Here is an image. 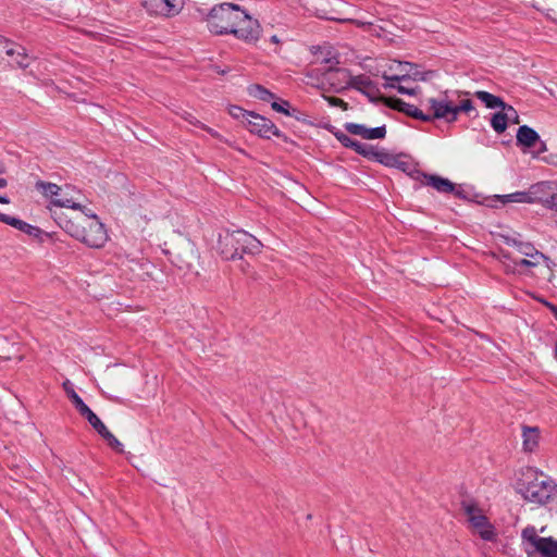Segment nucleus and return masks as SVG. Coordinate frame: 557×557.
<instances>
[{"label": "nucleus", "instance_id": "1", "mask_svg": "<svg viewBox=\"0 0 557 557\" xmlns=\"http://www.w3.org/2000/svg\"><path fill=\"white\" fill-rule=\"evenodd\" d=\"M81 208L77 212H53L57 224L70 236L90 248H102L108 242V232L99 218Z\"/></svg>", "mask_w": 557, "mask_h": 557}, {"label": "nucleus", "instance_id": "2", "mask_svg": "<svg viewBox=\"0 0 557 557\" xmlns=\"http://www.w3.org/2000/svg\"><path fill=\"white\" fill-rule=\"evenodd\" d=\"M466 94L460 91H444L437 98H428L424 107L430 113V122L444 120L448 123L455 122L459 113H469L474 110L473 103Z\"/></svg>", "mask_w": 557, "mask_h": 557}, {"label": "nucleus", "instance_id": "3", "mask_svg": "<svg viewBox=\"0 0 557 557\" xmlns=\"http://www.w3.org/2000/svg\"><path fill=\"white\" fill-rule=\"evenodd\" d=\"M518 491L525 500L544 505L557 495V485L536 470L528 468L518 482Z\"/></svg>", "mask_w": 557, "mask_h": 557}, {"label": "nucleus", "instance_id": "4", "mask_svg": "<svg viewBox=\"0 0 557 557\" xmlns=\"http://www.w3.org/2000/svg\"><path fill=\"white\" fill-rule=\"evenodd\" d=\"M545 528L540 530L544 533ZM522 547L528 557L540 555L542 557H557V540L552 536L543 537L534 525L525 527L521 532Z\"/></svg>", "mask_w": 557, "mask_h": 557}, {"label": "nucleus", "instance_id": "5", "mask_svg": "<svg viewBox=\"0 0 557 557\" xmlns=\"http://www.w3.org/2000/svg\"><path fill=\"white\" fill-rule=\"evenodd\" d=\"M242 16V9L237 4L221 3L211 9V33L216 35L231 34Z\"/></svg>", "mask_w": 557, "mask_h": 557}, {"label": "nucleus", "instance_id": "6", "mask_svg": "<svg viewBox=\"0 0 557 557\" xmlns=\"http://www.w3.org/2000/svg\"><path fill=\"white\" fill-rule=\"evenodd\" d=\"M324 64L323 67V81L322 83H327L331 89L335 92H339L347 87H349L350 83V74L346 69L334 67L338 64V61L334 57H325L320 62ZM322 69H314L310 73L307 74L308 77H311L313 73L320 72Z\"/></svg>", "mask_w": 557, "mask_h": 557}, {"label": "nucleus", "instance_id": "7", "mask_svg": "<svg viewBox=\"0 0 557 557\" xmlns=\"http://www.w3.org/2000/svg\"><path fill=\"white\" fill-rule=\"evenodd\" d=\"M462 509L468 521L479 535L485 541H495L496 532L483 511L471 502H463Z\"/></svg>", "mask_w": 557, "mask_h": 557}, {"label": "nucleus", "instance_id": "8", "mask_svg": "<svg viewBox=\"0 0 557 557\" xmlns=\"http://www.w3.org/2000/svg\"><path fill=\"white\" fill-rule=\"evenodd\" d=\"M512 245L517 248L519 253L525 257L520 260H515V265L534 268L537 267L540 263L544 262L547 268H552V260L543 252L539 251L532 244L518 242L513 239Z\"/></svg>", "mask_w": 557, "mask_h": 557}, {"label": "nucleus", "instance_id": "9", "mask_svg": "<svg viewBox=\"0 0 557 557\" xmlns=\"http://www.w3.org/2000/svg\"><path fill=\"white\" fill-rule=\"evenodd\" d=\"M247 44H255L260 38L261 26L257 20L251 18L242 10V16L233 27L232 33Z\"/></svg>", "mask_w": 557, "mask_h": 557}, {"label": "nucleus", "instance_id": "10", "mask_svg": "<svg viewBox=\"0 0 557 557\" xmlns=\"http://www.w3.org/2000/svg\"><path fill=\"white\" fill-rule=\"evenodd\" d=\"M246 126L250 133L263 138L269 139L271 136H282L280 129L272 121L253 112L247 117Z\"/></svg>", "mask_w": 557, "mask_h": 557}, {"label": "nucleus", "instance_id": "11", "mask_svg": "<svg viewBox=\"0 0 557 557\" xmlns=\"http://www.w3.org/2000/svg\"><path fill=\"white\" fill-rule=\"evenodd\" d=\"M556 185L557 183L549 181H542L532 184L529 187L531 203H541L542 206L548 209V205L550 203V197H553L554 195Z\"/></svg>", "mask_w": 557, "mask_h": 557}, {"label": "nucleus", "instance_id": "12", "mask_svg": "<svg viewBox=\"0 0 557 557\" xmlns=\"http://www.w3.org/2000/svg\"><path fill=\"white\" fill-rule=\"evenodd\" d=\"M216 250L222 258L235 259L238 257L237 231H223L218 236Z\"/></svg>", "mask_w": 557, "mask_h": 557}, {"label": "nucleus", "instance_id": "13", "mask_svg": "<svg viewBox=\"0 0 557 557\" xmlns=\"http://www.w3.org/2000/svg\"><path fill=\"white\" fill-rule=\"evenodd\" d=\"M416 180L420 181V183L424 186H431L438 193L443 194H456L457 196L460 195L459 191L456 190V186L453 182L449 180L434 175V174H424V173H417Z\"/></svg>", "mask_w": 557, "mask_h": 557}, {"label": "nucleus", "instance_id": "14", "mask_svg": "<svg viewBox=\"0 0 557 557\" xmlns=\"http://www.w3.org/2000/svg\"><path fill=\"white\" fill-rule=\"evenodd\" d=\"M345 129L349 134L358 135V136L362 137L363 139H369V140L382 139L386 135V127H385V125L379 126V127L369 128V127H367V126H364L362 124H358V123H346L345 124Z\"/></svg>", "mask_w": 557, "mask_h": 557}, {"label": "nucleus", "instance_id": "15", "mask_svg": "<svg viewBox=\"0 0 557 557\" xmlns=\"http://www.w3.org/2000/svg\"><path fill=\"white\" fill-rule=\"evenodd\" d=\"M237 246H238V257H240L239 252L245 253H258L262 248V244L255 236L248 234L245 231L237 230Z\"/></svg>", "mask_w": 557, "mask_h": 557}, {"label": "nucleus", "instance_id": "16", "mask_svg": "<svg viewBox=\"0 0 557 557\" xmlns=\"http://www.w3.org/2000/svg\"><path fill=\"white\" fill-rule=\"evenodd\" d=\"M143 5L148 13L154 15L169 16L177 13V9L171 0H143Z\"/></svg>", "mask_w": 557, "mask_h": 557}, {"label": "nucleus", "instance_id": "17", "mask_svg": "<svg viewBox=\"0 0 557 557\" xmlns=\"http://www.w3.org/2000/svg\"><path fill=\"white\" fill-rule=\"evenodd\" d=\"M0 222L14 227V228L29 235L30 237L38 238L42 233V231L39 227L30 225L21 219H17L15 216H11V215H8V214L1 213V212H0Z\"/></svg>", "mask_w": 557, "mask_h": 557}, {"label": "nucleus", "instance_id": "18", "mask_svg": "<svg viewBox=\"0 0 557 557\" xmlns=\"http://www.w3.org/2000/svg\"><path fill=\"white\" fill-rule=\"evenodd\" d=\"M389 106L406 113L409 116H412L424 122H430V113L428 110L426 112H424L423 110L417 108L416 106L409 104L400 99H391Z\"/></svg>", "mask_w": 557, "mask_h": 557}, {"label": "nucleus", "instance_id": "19", "mask_svg": "<svg viewBox=\"0 0 557 557\" xmlns=\"http://www.w3.org/2000/svg\"><path fill=\"white\" fill-rule=\"evenodd\" d=\"M349 87H352L368 97H372L379 92L375 84L366 75L350 76Z\"/></svg>", "mask_w": 557, "mask_h": 557}, {"label": "nucleus", "instance_id": "20", "mask_svg": "<svg viewBox=\"0 0 557 557\" xmlns=\"http://www.w3.org/2000/svg\"><path fill=\"white\" fill-rule=\"evenodd\" d=\"M48 208L51 212V215L53 216L52 211L62 212L59 209L66 208L71 209L72 212H77L78 210H81L82 206L78 202L74 201L72 198H69L65 195H63L62 191H60L59 196H54L51 199V203Z\"/></svg>", "mask_w": 557, "mask_h": 557}, {"label": "nucleus", "instance_id": "21", "mask_svg": "<svg viewBox=\"0 0 557 557\" xmlns=\"http://www.w3.org/2000/svg\"><path fill=\"white\" fill-rule=\"evenodd\" d=\"M517 143L527 148H533L540 141L539 134L528 125H522L517 132Z\"/></svg>", "mask_w": 557, "mask_h": 557}, {"label": "nucleus", "instance_id": "22", "mask_svg": "<svg viewBox=\"0 0 557 557\" xmlns=\"http://www.w3.org/2000/svg\"><path fill=\"white\" fill-rule=\"evenodd\" d=\"M523 448L527 451H533L539 445V429L537 428H523Z\"/></svg>", "mask_w": 557, "mask_h": 557}, {"label": "nucleus", "instance_id": "23", "mask_svg": "<svg viewBox=\"0 0 557 557\" xmlns=\"http://www.w3.org/2000/svg\"><path fill=\"white\" fill-rule=\"evenodd\" d=\"M475 97L480 99L490 109L500 108L503 110V108H505L506 104L502 98L484 90L476 91Z\"/></svg>", "mask_w": 557, "mask_h": 557}, {"label": "nucleus", "instance_id": "24", "mask_svg": "<svg viewBox=\"0 0 557 557\" xmlns=\"http://www.w3.org/2000/svg\"><path fill=\"white\" fill-rule=\"evenodd\" d=\"M63 387L65 389V393L72 404L75 406L79 414H82L85 410H87L89 407L84 403V400L81 398V396L74 391L72 384L66 381L63 383Z\"/></svg>", "mask_w": 557, "mask_h": 557}, {"label": "nucleus", "instance_id": "25", "mask_svg": "<svg viewBox=\"0 0 557 557\" xmlns=\"http://www.w3.org/2000/svg\"><path fill=\"white\" fill-rule=\"evenodd\" d=\"M36 189L40 191L45 197L50 198V200L54 196H59L62 188L54 183L38 181L35 185Z\"/></svg>", "mask_w": 557, "mask_h": 557}, {"label": "nucleus", "instance_id": "26", "mask_svg": "<svg viewBox=\"0 0 557 557\" xmlns=\"http://www.w3.org/2000/svg\"><path fill=\"white\" fill-rule=\"evenodd\" d=\"M529 188L523 191H516L508 195L499 196V200L503 203L519 202V203H531Z\"/></svg>", "mask_w": 557, "mask_h": 557}, {"label": "nucleus", "instance_id": "27", "mask_svg": "<svg viewBox=\"0 0 557 557\" xmlns=\"http://www.w3.org/2000/svg\"><path fill=\"white\" fill-rule=\"evenodd\" d=\"M398 66L401 67L400 71L404 72L403 74L393 76H388L386 74L383 75V78L386 81V84L384 85L385 88H396V85L394 84L395 82L405 81L410 75L407 71V67H412L410 63H399Z\"/></svg>", "mask_w": 557, "mask_h": 557}, {"label": "nucleus", "instance_id": "28", "mask_svg": "<svg viewBox=\"0 0 557 557\" xmlns=\"http://www.w3.org/2000/svg\"><path fill=\"white\" fill-rule=\"evenodd\" d=\"M81 416L88 420V422L98 432L99 435L108 430L103 422L90 408L85 410Z\"/></svg>", "mask_w": 557, "mask_h": 557}, {"label": "nucleus", "instance_id": "29", "mask_svg": "<svg viewBox=\"0 0 557 557\" xmlns=\"http://www.w3.org/2000/svg\"><path fill=\"white\" fill-rule=\"evenodd\" d=\"M249 95L262 101H270L274 98V95L261 85H252L249 88Z\"/></svg>", "mask_w": 557, "mask_h": 557}, {"label": "nucleus", "instance_id": "30", "mask_svg": "<svg viewBox=\"0 0 557 557\" xmlns=\"http://www.w3.org/2000/svg\"><path fill=\"white\" fill-rule=\"evenodd\" d=\"M491 125L493 129L498 134H502L506 131L508 123L503 111L493 114L491 119Z\"/></svg>", "mask_w": 557, "mask_h": 557}, {"label": "nucleus", "instance_id": "31", "mask_svg": "<svg viewBox=\"0 0 557 557\" xmlns=\"http://www.w3.org/2000/svg\"><path fill=\"white\" fill-rule=\"evenodd\" d=\"M100 436L103 437L107 441L108 445L115 451L123 453L122 443L109 430L103 432Z\"/></svg>", "mask_w": 557, "mask_h": 557}, {"label": "nucleus", "instance_id": "32", "mask_svg": "<svg viewBox=\"0 0 557 557\" xmlns=\"http://www.w3.org/2000/svg\"><path fill=\"white\" fill-rule=\"evenodd\" d=\"M228 112L233 117H235L237 120H242L244 123L247 122V117H249L250 114L252 113V112L246 111L243 108L237 107V106L230 107Z\"/></svg>", "mask_w": 557, "mask_h": 557}, {"label": "nucleus", "instance_id": "33", "mask_svg": "<svg viewBox=\"0 0 557 557\" xmlns=\"http://www.w3.org/2000/svg\"><path fill=\"white\" fill-rule=\"evenodd\" d=\"M502 111L505 115L507 123L511 122L513 124H519V114L513 107L505 104V108H503Z\"/></svg>", "mask_w": 557, "mask_h": 557}, {"label": "nucleus", "instance_id": "34", "mask_svg": "<svg viewBox=\"0 0 557 557\" xmlns=\"http://www.w3.org/2000/svg\"><path fill=\"white\" fill-rule=\"evenodd\" d=\"M373 157L375 158L376 161H379L380 163L382 164H385V165H395L396 163V160H395V157L392 156V154H388L386 152H372Z\"/></svg>", "mask_w": 557, "mask_h": 557}, {"label": "nucleus", "instance_id": "35", "mask_svg": "<svg viewBox=\"0 0 557 557\" xmlns=\"http://www.w3.org/2000/svg\"><path fill=\"white\" fill-rule=\"evenodd\" d=\"M351 148L356 152H358L364 157L370 156L373 152L371 148H369L367 145L359 143V141H355V146H352Z\"/></svg>", "mask_w": 557, "mask_h": 557}, {"label": "nucleus", "instance_id": "36", "mask_svg": "<svg viewBox=\"0 0 557 557\" xmlns=\"http://www.w3.org/2000/svg\"><path fill=\"white\" fill-rule=\"evenodd\" d=\"M325 100L333 107H341L343 110H347L348 104L341 98L336 97H324Z\"/></svg>", "mask_w": 557, "mask_h": 557}, {"label": "nucleus", "instance_id": "37", "mask_svg": "<svg viewBox=\"0 0 557 557\" xmlns=\"http://www.w3.org/2000/svg\"><path fill=\"white\" fill-rule=\"evenodd\" d=\"M553 5L554 7L542 8V10H545L547 16L557 22V0H554Z\"/></svg>", "mask_w": 557, "mask_h": 557}, {"label": "nucleus", "instance_id": "38", "mask_svg": "<svg viewBox=\"0 0 557 557\" xmlns=\"http://www.w3.org/2000/svg\"><path fill=\"white\" fill-rule=\"evenodd\" d=\"M289 103L287 101H283L282 103H278L276 101L272 102L271 107L273 110H275L276 112H282L286 115H288V111L286 109V107H288Z\"/></svg>", "mask_w": 557, "mask_h": 557}, {"label": "nucleus", "instance_id": "39", "mask_svg": "<svg viewBox=\"0 0 557 557\" xmlns=\"http://www.w3.org/2000/svg\"><path fill=\"white\" fill-rule=\"evenodd\" d=\"M337 139L345 146V147H352L355 146V141L354 139H351L349 136L345 135V134H339L337 135Z\"/></svg>", "mask_w": 557, "mask_h": 557}, {"label": "nucleus", "instance_id": "40", "mask_svg": "<svg viewBox=\"0 0 557 557\" xmlns=\"http://www.w3.org/2000/svg\"><path fill=\"white\" fill-rule=\"evenodd\" d=\"M396 89L398 90V92L404 94V95H413L414 94V89L407 88L403 85L396 86Z\"/></svg>", "mask_w": 557, "mask_h": 557}, {"label": "nucleus", "instance_id": "41", "mask_svg": "<svg viewBox=\"0 0 557 557\" xmlns=\"http://www.w3.org/2000/svg\"><path fill=\"white\" fill-rule=\"evenodd\" d=\"M3 53H5V54H8V55H11V57H12V55H14L15 53H16L18 57H20V55H22V53H21V52H18V51L16 52V51L14 50V48L10 47V44H9V41H8V40H7V48H4V49H3Z\"/></svg>", "mask_w": 557, "mask_h": 557}, {"label": "nucleus", "instance_id": "42", "mask_svg": "<svg viewBox=\"0 0 557 557\" xmlns=\"http://www.w3.org/2000/svg\"><path fill=\"white\" fill-rule=\"evenodd\" d=\"M505 271L507 273H513L515 272V268L511 267L510 264H505Z\"/></svg>", "mask_w": 557, "mask_h": 557}, {"label": "nucleus", "instance_id": "43", "mask_svg": "<svg viewBox=\"0 0 557 557\" xmlns=\"http://www.w3.org/2000/svg\"><path fill=\"white\" fill-rule=\"evenodd\" d=\"M10 202L7 196H0V203L8 205Z\"/></svg>", "mask_w": 557, "mask_h": 557}, {"label": "nucleus", "instance_id": "44", "mask_svg": "<svg viewBox=\"0 0 557 557\" xmlns=\"http://www.w3.org/2000/svg\"><path fill=\"white\" fill-rule=\"evenodd\" d=\"M7 184H8L7 180L1 177L0 178V189L4 188L7 186Z\"/></svg>", "mask_w": 557, "mask_h": 557}, {"label": "nucleus", "instance_id": "45", "mask_svg": "<svg viewBox=\"0 0 557 557\" xmlns=\"http://www.w3.org/2000/svg\"><path fill=\"white\" fill-rule=\"evenodd\" d=\"M270 40H271V42L276 44V45L280 42V39H278V37H277L276 35H273V36L270 38Z\"/></svg>", "mask_w": 557, "mask_h": 557}, {"label": "nucleus", "instance_id": "46", "mask_svg": "<svg viewBox=\"0 0 557 557\" xmlns=\"http://www.w3.org/2000/svg\"><path fill=\"white\" fill-rule=\"evenodd\" d=\"M546 305L550 308V310L553 311V313L556 315L557 314V307L546 302Z\"/></svg>", "mask_w": 557, "mask_h": 557}, {"label": "nucleus", "instance_id": "47", "mask_svg": "<svg viewBox=\"0 0 557 557\" xmlns=\"http://www.w3.org/2000/svg\"><path fill=\"white\" fill-rule=\"evenodd\" d=\"M16 63L23 67L27 66V64H25L22 60H16Z\"/></svg>", "mask_w": 557, "mask_h": 557}, {"label": "nucleus", "instance_id": "48", "mask_svg": "<svg viewBox=\"0 0 557 557\" xmlns=\"http://www.w3.org/2000/svg\"><path fill=\"white\" fill-rule=\"evenodd\" d=\"M215 70H216V72H218L219 74H224V73H225V71H222V70H220V69H218V67H216Z\"/></svg>", "mask_w": 557, "mask_h": 557}, {"label": "nucleus", "instance_id": "49", "mask_svg": "<svg viewBox=\"0 0 557 557\" xmlns=\"http://www.w3.org/2000/svg\"><path fill=\"white\" fill-rule=\"evenodd\" d=\"M542 146H543V147H542L541 151H545V150H546V148H545L544 143H542Z\"/></svg>", "mask_w": 557, "mask_h": 557}, {"label": "nucleus", "instance_id": "50", "mask_svg": "<svg viewBox=\"0 0 557 557\" xmlns=\"http://www.w3.org/2000/svg\"><path fill=\"white\" fill-rule=\"evenodd\" d=\"M555 317H556V319H557V314H556Z\"/></svg>", "mask_w": 557, "mask_h": 557}, {"label": "nucleus", "instance_id": "51", "mask_svg": "<svg viewBox=\"0 0 557 557\" xmlns=\"http://www.w3.org/2000/svg\"><path fill=\"white\" fill-rule=\"evenodd\" d=\"M555 317H556V319H557V314H556Z\"/></svg>", "mask_w": 557, "mask_h": 557}]
</instances>
